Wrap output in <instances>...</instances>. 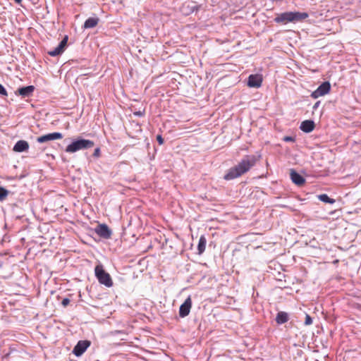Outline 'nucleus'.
Instances as JSON below:
<instances>
[{
	"label": "nucleus",
	"mask_w": 361,
	"mask_h": 361,
	"mask_svg": "<svg viewBox=\"0 0 361 361\" xmlns=\"http://www.w3.org/2000/svg\"><path fill=\"white\" fill-rule=\"evenodd\" d=\"M257 158L255 155L245 156L235 166L229 169L224 176L226 180L237 178L247 173L256 164Z\"/></svg>",
	"instance_id": "f257e3e1"
},
{
	"label": "nucleus",
	"mask_w": 361,
	"mask_h": 361,
	"mask_svg": "<svg viewBox=\"0 0 361 361\" xmlns=\"http://www.w3.org/2000/svg\"><path fill=\"white\" fill-rule=\"evenodd\" d=\"M309 14L306 12L288 11L279 14L275 18L276 23L286 24L288 23L301 22L307 18Z\"/></svg>",
	"instance_id": "f03ea898"
},
{
	"label": "nucleus",
	"mask_w": 361,
	"mask_h": 361,
	"mask_svg": "<svg viewBox=\"0 0 361 361\" xmlns=\"http://www.w3.org/2000/svg\"><path fill=\"white\" fill-rule=\"evenodd\" d=\"M94 142L90 140L78 138L69 144L65 151L68 153H74L81 149H86L93 147Z\"/></svg>",
	"instance_id": "7ed1b4c3"
},
{
	"label": "nucleus",
	"mask_w": 361,
	"mask_h": 361,
	"mask_svg": "<svg viewBox=\"0 0 361 361\" xmlns=\"http://www.w3.org/2000/svg\"><path fill=\"white\" fill-rule=\"evenodd\" d=\"M94 273L97 279L101 284L109 288L113 286V281L110 274L104 270L101 264L95 267Z\"/></svg>",
	"instance_id": "20e7f679"
},
{
	"label": "nucleus",
	"mask_w": 361,
	"mask_h": 361,
	"mask_svg": "<svg viewBox=\"0 0 361 361\" xmlns=\"http://www.w3.org/2000/svg\"><path fill=\"white\" fill-rule=\"evenodd\" d=\"M331 90V84L329 81L323 82L314 91L311 93L313 99H317L328 94Z\"/></svg>",
	"instance_id": "39448f33"
},
{
	"label": "nucleus",
	"mask_w": 361,
	"mask_h": 361,
	"mask_svg": "<svg viewBox=\"0 0 361 361\" xmlns=\"http://www.w3.org/2000/svg\"><path fill=\"white\" fill-rule=\"evenodd\" d=\"M91 342L88 340H81L79 341L77 344L75 345L73 353L76 357L81 356L87 349V348L90 345Z\"/></svg>",
	"instance_id": "423d86ee"
},
{
	"label": "nucleus",
	"mask_w": 361,
	"mask_h": 361,
	"mask_svg": "<svg viewBox=\"0 0 361 361\" xmlns=\"http://www.w3.org/2000/svg\"><path fill=\"white\" fill-rule=\"evenodd\" d=\"M95 233L104 239H109L111 237L112 231L105 224H99L94 228Z\"/></svg>",
	"instance_id": "0eeeda50"
},
{
	"label": "nucleus",
	"mask_w": 361,
	"mask_h": 361,
	"mask_svg": "<svg viewBox=\"0 0 361 361\" xmlns=\"http://www.w3.org/2000/svg\"><path fill=\"white\" fill-rule=\"evenodd\" d=\"M192 307V300L190 296H188L184 302L180 305L179 308V316L182 318L187 317L190 312Z\"/></svg>",
	"instance_id": "6e6552de"
},
{
	"label": "nucleus",
	"mask_w": 361,
	"mask_h": 361,
	"mask_svg": "<svg viewBox=\"0 0 361 361\" xmlns=\"http://www.w3.org/2000/svg\"><path fill=\"white\" fill-rule=\"evenodd\" d=\"M62 137V133L59 132H54L38 137L37 138V142L39 143H44L51 140L61 139Z\"/></svg>",
	"instance_id": "1a4fd4ad"
},
{
	"label": "nucleus",
	"mask_w": 361,
	"mask_h": 361,
	"mask_svg": "<svg viewBox=\"0 0 361 361\" xmlns=\"http://www.w3.org/2000/svg\"><path fill=\"white\" fill-rule=\"evenodd\" d=\"M262 83V77L259 74H252L248 77L247 86L250 87L259 88Z\"/></svg>",
	"instance_id": "9d476101"
},
{
	"label": "nucleus",
	"mask_w": 361,
	"mask_h": 361,
	"mask_svg": "<svg viewBox=\"0 0 361 361\" xmlns=\"http://www.w3.org/2000/svg\"><path fill=\"white\" fill-rule=\"evenodd\" d=\"M290 176L293 183L298 186L302 185L305 182L304 177L294 169H290Z\"/></svg>",
	"instance_id": "9b49d317"
},
{
	"label": "nucleus",
	"mask_w": 361,
	"mask_h": 361,
	"mask_svg": "<svg viewBox=\"0 0 361 361\" xmlns=\"http://www.w3.org/2000/svg\"><path fill=\"white\" fill-rule=\"evenodd\" d=\"M35 89L33 85L22 87L18 89L16 92V94H19L23 97H29L32 95Z\"/></svg>",
	"instance_id": "f8f14e48"
},
{
	"label": "nucleus",
	"mask_w": 361,
	"mask_h": 361,
	"mask_svg": "<svg viewBox=\"0 0 361 361\" xmlns=\"http://www.w3.org/2000/svg\"><path fill=\"white\" fill-rule=\"evenodd\" d=\"M314 127L315 124L313 121L305 120L301 123L300 128L302 131L308 133L312 132L314 129Z\"/></svg>",
	"instance_id": "ddd939ff"
},
{
	"label": "nucleus",
	"mask_w": 361,
	"mask_h": 361,
	"mask_svg": "<svg viewBox=\"0 0 361 361\" xmlns=\"http://www.w3.org/2000/svg\"><path fill=\"white\" fill-rule=\"evenodd\" d=\"M29 148V144L25 140H18L13 147V151L16 152H25Z\"/></svg>",
	"instance_id": "4468645a"
},
{
	"label": "nucleus",
	"mask_w": 361,
	"mask_h": 361,
	"mask_svg": "<svg viewBox=\"0 0 361 361\" xmlns=\"http://www.w3.org/2000/svg\"><path fill=\"white\" fill-rule=\"evenodd\" d=\"M99 21V18L90 17L85 21L83 27L85 29L93 28L97 25Z\"/></svg>",
	"instance_id": "2eb2a0df"
},
{
	"label": "nucleus",
	"mask_w": 361,
	"mask_h": 361,
	"mask_svg": "<svg viewBox=\"0 0 361 361\" xmlns=\"http://www.w3.org/2000/svg\"><path fill=\"white\" fill-rule=\"evenodd\" d=\"M289 317L286 312H279L276 314V322L278 324H283L288 321Z\"/></svg>",
	"instance_id": "dca6fc26"
},
{
	"label": "nucleus",
	"mask_w": 361,
	"mask_h": 361,
	"mask_svg": "<svg viewBox=\"0 0 361 361\" xmlns=\"http://www.w3.org/2000/svg\"><path fill=\"white\" fill-rule=\"evenodd\" d=\"M206 244H207V239L204 235H202L200 238L199 243L197 245V250H198L199 255H201L204 252L205 247H206Z\"/></svg>",
	"instance_id": "f3484780"
},
{
	"label": "nucleus",
	"mask_w": 361,
	"mask_h": 361,
	"mask_svg": "<svg viewBox=\"0 0 361 361\" xmlns=\"http://www.w3.org/2000/svg\"><path fill=\"white\" fill-rule=\"evenodd\" d=\"M317 197L320 201L325 203L334 204L336 202V200L334 199L329 197L326 194H321L319 195Z\"/></svg>",
	"instance_id": "a211bd4d"
},
{
	"label": "nucleus",
	"mask_w": 361,
	"mask_h": 361,
	"mask_svg": "<svg viewBox=\"0 0 361 361\" xmlns=\"http://www.w3.org/2000/svg\"><path fill=\"white\" fill-rule=\"evenodd\" d=\"M64 51V50H63L61 47H59V45L55 48L53 50L51 51H48V54L50 55L51 56H59L61 55L63 52Z\"/></svg>",
	"instance_id": "6ab92c4d"
},
{
	"label": "nucleus",
	"mask_w": 361,
	"mask_h": 361,
	"mask_svg": "<svg viewBox=\"0 0 361 361\" xmlns=\"http://www.w3.org/2000/svg\"><path fill=\"white\" fill-rule=\"evenodd\" d=\"M8 195V191L4 187L0 186V201H4Z\"/></svg>",
	"instance_id": "aec40b11"
},
{
	"label": "nucleus",
	"mask_w": 361,
	"mask_h": 361,
	"mask_svg": "<svg viewBox=\"0 0 361 361\" xmlns=\"http://www.w3.org/2000/svg\"><path fill=\"white\" fill-rule=\"evenodd\" d=\"M68 37V35H65L63 39L59 44V47H61L63 50H65V48L67 45Z\"/></svg>",
	"instance_id": "412c9836"
},
{
	"label": "nucleus",
	"mask_w": 361,
	"mask_h": 361,
	"mask_svg": "<svg viewBox=\"0 0 361 361\" xmlns=\"http://www.w3.org/2000/svg\"><path fill=\"white\" fill-rule=\"evenodd\" d=\"M312 324V317L306 314V316H305V325L306 326H308V325H310Z\"/></svg>",
	"instance_id": "4be33fe9"
},
{
	"label": "nucleus",
	"mask_w": 361,
	"mask_h": 361,
	"mask_svg": "<svg viewBox=\"0 0 361 361\" xmlns=\"http://www.w3.org/2000/svg\"><path fill=\"white\" fill-rule=\"evenodd\" d=\"M0 95L7 96L8 93L5 87L0 83Z\"/></svg>",
	"instance_id": "5701e85b"
},
{
	"label": "nucleus",
	"mask_w": 361,
	"mask_h": 361,
	"mask_svg": "<svg viewBox=\"0 0 361 361\" xmlns=\"http://www.w3.org/2000/svg\"><path fill=\"white\" fill-rule=\"evenodd\" d=\"M283 140L285 142H295V137L292 136H285Z\"/></svg>",
	"instance_id": "b1692460"
},
{
	"label": "nucleus",
	"mask_w": 361,
	"mask_h": 361,
	"mask_svg": "<svg viewBox=\"0 0 361 361\" xmlns=\"http://www.w3.org/2000/svg\"><path fill=\"white\" fill-rule=\"evenodd\" d=\"M70 303V300L68 298H65L63 299L61 304L63 307L67 306Z\"/></svg>",
	"instance_id": "393cba45"
},
{
	"label": "nucleus",
	"mask_w": 361,
	"mask_h": 361,
	"mask_svg": "<svg viewBox=\"0 0 361 361\" xmlns=\"http://www.w3.org/2000/svg\"><path fill=\"white\" fill-rule=\"evenodd\" d=\"M157 140L159 142V145H162L164 143V138L161 135H157Z\"/></svg>",
	"instance_id": "a878e982"
},
{
	"label": "nucleus",
	"mask_w": 361,
	"mask_h": 361,
	"mask_svg": "<svg viewBox=\"0 0 361 361\" xmlns=\"http://www.w3.org/2000/svg\"><path fill=\"white\" fill-rule=\"evenodd\" d=\"M99 155H100V149L99 147H97L94 149L93 156L95 157H99Z\"/></svg>",
	"instance_id": "bb28decb"
},
{
	"label": "nucleus",
	"mask_w": 361,
	"mask_h": 361,
	"mask_svg": "<svg viewBox=\"0 0 361 361\" xmlns=\"http://www.w3.org/2000/svg\"><path fill=\"white\" fill-rule=\"evenodd\" d=\"M124 334H125V331H121V330H116V331L111 332L112 335Z\"/></svg>",
	"instance_id": "cd10ccee"
},
{
	"label": "nucleus",
	"mask_w": 361,
	"mask_h": 361,
	"mask_svg": "<svg viewBox=\"0 0 361 361\" xmlns=\"http://www.w3.org/2000/svg\"><path fill=\"white\" fill-rule=\"evenodd\" d=\"M134 115L140 116V117L144 115V111H135V112H134Z\"/></svg>",
	"instance_id": "c85d7f7f"
},
{
	"label": "nucleus",
	"mask_w": 361,
	"mask_h": 361,
	"mask_svg": "<svg viewBox=\"0 0 361 361\" xmlns=\"http://www.w3.org/2000/svg\"><path fill=\"white\" fill-rule=\"evenodd\" d=\"M320 103L321 102L320 101H317L313 106L312 109L313 110H316L320 105Z\"/></svg>",
	"instance_id": "c756f323"
},
{
	"label": "nucleus",
	"mask_w": 361,
	"mask_h": 361,
	"mask_svg": "<svg viewBox=\"0 0 361 361\" xmlns=\"http://www.w3.org/2000/svg\"><path fill=\"white\" fill-rule=\"evenodd\" d=\"M14 1H15L16 3H18V4H20V3L22 1V0H14Z\"/></svg>",
	"instance_id": "7c9ffc66"
}]
</instances>
